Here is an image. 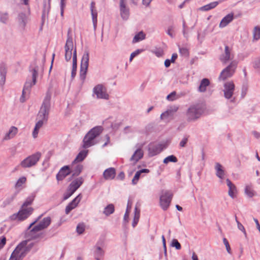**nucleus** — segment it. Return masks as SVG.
Instances as JSON below:
<instances>
[{"label":"nucleus","instance_id":"nucleus-64","mask_svg":"<svg viewBox=\"0 0 260 260\" xmlns=\"http://www.w3.org/2000/svg\"><path fill=\"white\" fill-rule=\"evenodd\" d=\"M254 67L255 68H260V59H259L255 61Z\"/></svg>","mask_w":260,"mask_h":260},{"label":"nucleus","instance_id":"nucleus-33","mask_svg":"<svg viewBox=\"0 0 260 260\" xmlns=\"http://www.w3.org/2000/svg\"><path fill=\"white\" fill-rule=\"evenodd\" d=\"M88 151L87 150H83L81 151L76 158L74 159V161L72 163V166H73L74 164L77 162H81L84 160V159L86 157Z\"/></svg>","mask_w":260,"mask_h":260},{"label":"nucleus","instance_id":"nucleus-30","mask_svg":"<svg viewBox=\"0 0 260 260\" xmlns=\"http://www.w3.org/2000/svg\"><path fill=\"white\" fill-rule=\"evenodd\" d=\"M150 172L149 169H143L138 171H137L134 178L132 179V183L133 185H136L139 181L140 178L141 177V175L142 173H148Z\"/></svg>","mask_w":260,"mask_h":260},{"label":"nucleus","instance_id":"nucleus-56","mask_svg":"<svg viewBox=\"0 0 260 260\" xmlns=\"http://www.w3.org/2000/svg\"><path fill=\"white\" fill-rule=\"evenodd\" d=\"M253 136L256 139H260V133L256 131H253L251 132Z\"/></svg>","mask_w":260,"mask_h":260},{"label":"nucleus","instance_id":"nucleus-10","mask_svg":"<svg viewBox=\"0 0 260 260\" xmlns=\"http://www.w3.org/2000/svg\"><path fill=\"white\" fill-rule=\"evenodd\" d=\"M89 52L86 51L83 55L80 64V79L84 80L85 79V75L88 67Z\"/></svg>","mask_w":260,"mask_h":260},{"label":"nucleus","instance_id":"nucleus-3","mask_svg":"<svg viewBox=\"0 0 260 260\" xmlns=\"http://www.w3.org/2000/svg\"><path fill=\"white\" fill-rule=\"evenodd\" d=\"M103 128L101 126H96L91 128L84 136L82 147L88 148L96 144L98 142L96 138L102 133Z\"/></svg>","mask_w":260,"mask_h":260},{"label":"nucleus","instance_id":"nucleus-26","mask_svg":"<svg viewBox=\"0 0 260 260\" xmlns=\"http://www.w3.org/2000/svg\"><path fill=\"white\" fill-rule=\"evenodd\" d=\"M231 50L228 46H225L224 52L220 57V60L223 63H226L229 60L233 58V55L231 54Z\"/></svg>","mask_w":260,"mask_h":260},{"label":"nucleus","instance_id":"nucleus-46","mask_svg":"<svg viewBox=\"0 0 260 260\" xmlns=\"http://www.w3.org/2000/svg\"><path fill=\"white\" fill-rule=\"evenodd\" d=\"M91 15H92V22L93 24V27L94 29L95 28L96 23H97V12L96 10L91 11Z\"/></svg>","mask_w":260,"mask_h":260},{"label":"nucleus","instance_id":"nucleus-15","mask_svg":"<svg viewBox=\"0 0 260 260\" xmlns=\"http://www.w3.org/2000/svg\"><path fill=\"white\" fill-rule=\"evenodd\" d=\"M144 155V152L142 150V145L138 144V148L134 152L130 158V161L133 164L137 163L139 160H140Z\"/></svg>","mask_w":260,"mask_h":260},{"label":"nucleus","instance_id":"nucleus-38","mask_svg":"<svg viewBox=\"0 0 260 260\" xmlns=\"http://www.w3.org/2000/svg\"><path fill=\"white\" fill-rule=\"evenodd\" d=\"M244 192L245 194L249 198H252L254 194V191L251 185H247L245 187Z\"/></svg>","mask_w":260,"mask_h":260},{"label":"nucleus","instance_id":"nucleus-2","mask_svg":"<svg viewBox=\"0 0 260 260\" xmlns=\"http://www.w3.org/2000/svg\"><path fill=\"white\" fill-rule=\"evenodd\" d=\"M205 111L204 106L200 104L189 106L184 113L186 121L192 122L197 121L203 115Z\"/></svg>","mask_w":260,"mask_h":260},{"label":"nucleus","instance_id":"nucleus-1","mask_svg":"<svg viewBox=\"0 0 260 260\" xmlns=\"http://www.w3.org/2000/svg\"><path fill=\"white\" fill-rule=\"evenodd\" d=\"M70 32L71 30L69 29L68 32V38L64 46V57L66 61H68L71 59L73 54V66L71 76L73 78L76 75L77 67V50L76 47L74 46L72 38L70 35Z\"/></svg>","mask_w":260,"mask_h":260},{"label":"nucleus","instance_id":"nucleus-11","mask_svg":"<svg viewBox=\"0 0 260 260\" xmlns=\"http://www.w3.org/2000/svg\"><path fill=\"white\" fill-rule=\"evenodd\" d=\"M23 244H19L11 253L9 260H23L26 256L25 250L22 247Z\"/></svg>","mask_w":260,"mask_h":260},{"label":"nucleus","instance_id":"nucleus-47","mask_svg":"<svg viewBox=\"0 0 260 260\" xmlns=\"http://www.w3.org/2000/svg\"><path fill=\"white\" fill-rule=\"evenodd\" d=\"M210 82H201V84L199 87V90L200 92H204L206 88L209 85Z\"/></svg>","mask_w":260,"mask_h":260},{"label":"nucleus","instance_id":"nucleus-35","mask_svg":"<svg viewBox=\"0 0 260 260\" xmlns=\"http://www.w3.org/2000/svg\"><path fill=\"white\" fill-rule=\"evenodd\" d=\"M218 2H213L207 5H206L200 8V10L203 11H207L215 8L218 4Z\"/></svg>","mask_w":260,"mask_h":260},{"label":"nucleus","instance_id":"nucleus-6","mask_svg":"<svg viewBox=\"0 0 260 260\" xmlns=\"http://www.w3.org/2000/svg\"><path fill=\"white\" fill-rule=\"evenodd\" d=\"M42 156L40 152H37L30 155L22 160L20 164V166L23 168H29L37 165Z\"/></svg>","mask_w":260,"mask_h":260},{"label":"nucleus","instance_id":"nucleus-23","mask_svg":"<svg viewBox=\"0 0 260 260\" xmlns=\"http://www.w3.org/2000/svg\"><path fill=\"white\" fill-rule=\"evenodd\" d=\"M35 82H25L24 85L23 89L22 90V96L20 98L21 102L23 103L25 101V96L28 95L30 91V89L33 85H35Z\"/></svg>","mask_w":260,"mask_h":260},{"label":"nucleus","instance_id":"nucleus-60","mask_svg":"<svg viewBox=\"0 0 260 260\" xmlns=\"http://www.w3.org/2000/svg\"><path fill=\"white\" fill-rule=\"evenodd\" d=\"M125 178V174L123 172H120L117 176V179L120 180H123Z\"/></svg>","mask_w":260,"mask_h":260},{"label":"nucleus","instance_id":"nucleus-9","mask_svg":"<svg viewBox=\"0 0 260 260\" xmlns=\"http://www.w3.org/2000/svg\"><path fill=\"white\" fill-rule=\"evenodd\" d=\"M166 148L164 144L157 142H152L148 145V155L152 157L160 153Z\"/></svg>","mask_w":260,"mask_h":260},{"label":"nucleus","instance_id":"nucleus-50","mask_svg":"<svg viewBox=\"0 0 260 260\" xmlns=\"http://www.w3.org/2000/svg\"><path fill=\"white\" fill-rule=\"evenodd\" d=\"M236 221L237 223V226L239 230L242 231L245 235L246 234V231L244 226L238 220L237 217H236Z\"/></svg>","mask_w":260,"mask_h":260},{"label":"nucleus","instance_id":"nucleus-61","mask_svg":"<svg viewBox=\"0 0 260 260\" xmlns=\"http://www.w3.org/2000/svg\"><path fill=\"white\" fill-rule=\"evenodd\" d=\"M74 193L72 192V191L69 190L68 189V192L64 194L63 197V199L64 200H67L68 198H69Z\"/></svg>","mask_w":260,"mask_h":260},{"label":"nucleus","instance_id":"nucleus-4","mask_svg":"<svg viewBox=\"0 0 260 260\" xmlns=\"http://www.w3.org/2000/svg\"><path fill=\"white\" fill-rule=\"evenodd\" d=\"M51 98V92L49 91L47 92L44 99L42 106L38 114V121H42V122L45 123H47L50 109Z\"/></svg>","mask_w":260,"mask_h":260},{"label":"nucleus","instance_id":"nucleus-34","mask_svg":"<svg viewBox=\"0 0 260 260\" xmlns=\"http://www.w3.org/2000/svg\"><path fill=\"white\" fill-rule=\"evenodd\" d=\"M45 123L42 122V121H38L35 126L34 128L32 135L34 138H37L38 137V134L39 133L40 129L42 127L43 125Z\"/></svg>","mask_w":260,"mask_h":260},{"label":"nucleus","instance_id":"nucleus-57","mask_svg":"<svg viewBox=\"0 0 260 260\" xmlns=\"http://www.w3.org/2000/svg\"><path fill=\"white\" fill-rule=\"evenodd\" d=\"M140 50L138 49L136 51L132 53L131 54V56H130V58H129L130 61H131L132 60V59H133V58L134 57H135L137 55H138L140 53Z\"/></svg>","mask_w":260,"mask_h":260},{"label":"nucleus","instance_id":"nucleus-16","mask_svg":"<svg viewBox=\"0 0 260 260\" xmlns=\"http://www.w3.org/2000/svg\"><path fill=\"white\" fill-rule=\"evenodd\" d=\"M82 199L81 194H79L72 202H71L66 207L65 212L66 214H68L71 211L77 207L78 204Z\"/></svg>","mask_w":260,"mask_h":260},{"label":"nucleus","instance_id":"nucleus-14","mask_svg":"<svg viewBox=\"0 0 260 260\" xmlns=\"http://www.w3.org/2000/svg\"><path fill=\"white\" fill-rule=\"evenodd\" d=\"M235 90V85L233 82H225L223 86L224 96L226 99L232 98Z\"/></svg>","mask_w":260,"mask_h":260},{"label":"nucleus","instance_id":"nucleus-36","mask_svg":"<svg viewBox=\"0 0 260 260\" xmlns=\"http://www.w3.org/2000/svg\"><path fill=\"white\" fill-rule=\"evenodd\" d=\"M72 168L73 169V176H78L81 172L83 166L80 164L76 165V163L73 166L72 165Z\"/></svg>","mask_w":260,"mask_h":260},{"label":"nucleus","instance_id":"nucleus-29","mask_svg":"<svg viewBox=\"0 0 260 260\" xmlns=\"http://www.w3.org/2000/svg\"><path fill=\"white\" fill-rule=\"evenodd\" d=\"M215 170L217 177L220 179H223L225 176V171L222 166L218 162L215 163Z\"/></svg>","mask_w":260,"mask_h":260},{"label":"nucleus","instance_id":"nucleus-39","mask_svg":"<svg viewBox=\"0 0 260 260\" xmlns=\"http://www.w3.org/2000/svg\"><path fill=\"white\" fill-rule=\"evenodd\" d=\"M132 222V225L134 228H135L137 224L139 218H140V211L138 210L137 207L135 208V213Z\"/></svg>","mask_w":260,"mask_h":260},{"label":"nucleus","instance_id":"nucleus-49","mask_svg":"<svg viewBox=\"0 0 260 260\" xmlns=\"http://www.w3.org/2000/svg\"><path fill=\"white\" fill-rule=\"evenodd\" d=\"M171 246L175 247L176 249L179 250L181 249V245L177 239H173L172 241Z\"/></svg>","mask_w":260,"mask_h":260},{"label":"nucleus","instance_id":"nucleus-54","mask_svg":"<svg viewBox=\"0 0 260 260\" xmlns=\"http://www.w3.org/2000/svg\"><path fill=\"white\" fill-rule=\"evenodd\" d=\"M179 52L182 55L187 56L188 55V51L185 48H180Z\"/></svg>","mask_w":260,"mask_h":260},{"label":"nucleus","instance_id":"nucleus-51","mask_svg":"<svg viewBox=\"0 0 260 260\" xmlns=\"http://www.w3.org/2000/svg\"><path fill=\"white\" fill-rule=\"evenodd\" d=\"M85 230L84 226L83 224H79L76 228L77 232L79 234H82Z\"/></svg>","mask_w":260,"mask_h":260},{"label":"nucleus","instance_id":"nucleus-24","mask_svg":"<svg viewBox=\"0 0 260 260\" xmlns=\"http://www.w3.org/2000/svg\"><path fill=\"white\" fill-rule=\"evenodd\" d=\"M83 182V179L79 177L73 181L70 184L68 189L74 193L75 191L82 185Z\"/></svg>","mask_w":260,"mask_h":260},{"label":"nucleus","instance_id":"nucleus-13","mask_svg":"<svg viewBox=\"0 0 260 260\" xmlns=\"http://www.w3.org/2000/svg\"><path fill=\"white\" fill-rule=\"evenodd\" d=\"M93 93L98 99L108 100L109 95L106 88L102 84H98L93 88Z\"/></svg>","mask_w":260,"mask_h":260},{"label":"nucleus","instance_id":"nucleus-44","mask_svg":"<svg viewBox=\"0 0 260 260\" xmlns=\"http://www.w3.org/2000/svg\"><path fill=\"white\" fill-rule=\"evenodd\" d=\"M177 161V158L173 155L166 157L163 160L164 164H168L169 162H176Z\"/></svg>","mask_w":260,"mask_h":260},{"label":"nucleus","instance_id":"nucleus-19","mask_svg":"<svg viewBox=\"0 0 260 260\" xmlns=\"http://www.w3.org/2000/svg\"><path fill=\"white\" fill-rule=\"evenodd\" d=\"M71 172L69 166H64L62 167L56 175V179L58 181H61L69 175Z\"/></svg>","mask_w":260,"mask_h":260},{"label":"nucleus","instance_id":"nucleus-18","mask_svg":"<svg viewBox=\"0 0 260 260\" xmlns=\"http://www.w3.org/2000/svg\"><path fill=\"white\" fill-rule=\"evenodd\" d=\"M51 222V219L50 217L48 216L44 217L42 220L40 219L35 225L41 231L46 229L50 224Z\"/></svg>","mask_w":260,"mask_h":260},{"label":"nucleus","instance_id":"nucleus-21","mask_svg":"<svg viewBox=\"0 0 260 260\" xmlns=\"http://www.w3.org/2000/svg\"><path fill=\"white\" fill-rule=\"evenodd\" d=\"M178 106L176 105L170 107L166 111L160 115V118L161 119H165L167 118L173 116L174 113L178 111Z\"/></svg>","mask_w":260,"mask_h":260},{"label":"nucleus","instance_id":"nucleus-58","mask_svg":"<svg viewBox=\"0 0 260 260\" xmlns=\"http://www.w3.org/2000/svg\"><path fill=\"white\" fill-rule=\"evenodd\" d=\"M248 90V87L247 85H243L242 88V96L243 97L245 96L246 95L247 91Z\"/></svg>","mask_w":260,"mask_h":260},{"label":"nucleus","instance_id":"nucleus-37","mask_svg":"<svg viewBox=\"0 0 260 260\" xmlns=\"http://www.w3.org/2000/svg\"><path fill=\"white\" fill-rule=\"evenodd\" d=\"M115 211L114 206L112 204H109L105 208L103 211L104 214L106 216H109L114 213Z\"/></svg>","mask_w":260,"mask_h":260},{"label":"nucleus","instance_id":"nucleus-28","mask_svg":"<svg viewBox=\"0 0 260 260\" xmlns=\"http://www.w3.org/2000/svg\"><path fill=\"white\" fill-rule=\"evenodd\" d=\"M116 176V170L114 168L106 169L103 173V177L106 180H112Z\"/></svg>","mask_w":260,"mask_h":260},{"label":"nucleus","instance_id":"nucleus-52","mask_svg":"<svg viewBox=\"0 0 260 260\" xmlns=\"http://www.w3.org/2000/svg\"><path fill=\"white\" fill-rule=\"evenodd\" d=\"M188 141V137H184L179 143V146L181 147H184Z\"/></svg>","mask_w":260,"mask_h":260},{"label":"nucleus","instance_id":"nucleus-5","mask_svg":"<svg viewBox=\"0 0 260 260\" xmlns=\"http://www.w3.org/2000/svg\"><path fill=\"white\" fill-rule=\"evenodd\" d=\"M42 215L38 216L32 222L27 228L26 233V238L29 240H38L42 237V233H41L35 224L41 219Z\"/></svg>","mask_w":260,"mask_h":260},{"label":"nucleus","instance_id":"nucleus-32","mask_svg":"<svg viewBox=\"0 0 260 260\" xmlns=\"http://www.w3.org/2000/svg\"><path fill=\"white\" fill-rule=\"evenodd\" d=\"M31 240L27 239L26 240H24L20 242L19 244H23L22 247L25 250V253L27 252L33 247L34 246V243L31 241Z\"/></svg>","mask_w":260,"mask_h":260},{"label":"nucleus","instance_id":"nucleus-63","mask_svg":"<svg viewBox=\"0 0 260 260\" xmlns=\"http://www.w3.org/2000/svg\"><path fill=\"white\" fill-rule=\"evenodd\" d=\"M129 216V211H127V209L126 210L125 213L124 215L123 220L127 222H128V219Z\"/></svg>","mask_w":260,"mask_h":260},{"label":"nucleus","instance_id":"nucleus-40","mask_svg":"<svg viewBox=\"0 0 260 260\" xmlns=\"http://www.w3.org/2000/svg\"><path fill=\"white\" fill-rule=\"evenodd\" d=\"M26 181V178L22 176L18 179L15 183V187L17 189H21L22 188V185L25 183Z\"/></svg>","mask_w":260,"mask_h":260},{"label":"nucleus","instance_id":"nucleus-8","mask_svg":"<svg viewBox=\"0 0 260 260\" xmlns=\"http://www.w3.org/2000/svg\"><path fill=\"white\" fill-rule=\"evenodd\" d=\"M237 66V62L235 60L232 61L230 64L225 68L220 73L219 79L225 80L232 76Z\"/></svg>","mask_w":260,"mask_h":260},{"label":"nucleus","instance_id":"nucleus-59","mask_svg":"<svg viewBox=\"0 0 260 260\" xmlns=\"http://www.w3.org/2000/svg\"><path fill=\"white\" fill-rule=\"evenodd\" d=\"M6 243V238L4 237L0 241V249H2Z\"/></svg>","mask_w":260,"mask_h":260},{"label":"nucleus","instance_id":"nucleus-62","mask_svg":"<svg viewBox=\"0 0 260 260\" xmlns=\"http://www.w3.org/2000/svg\"><path fill=\"white\" fill-rule=\"evenodd\" d=\"M13 199H14V198L12 197L7 199L4 202V204L5 205V206H6L7 205H8V204H10V203H11L13 201Z\"/></svg>","mask_w":260,"mask_h":260},{"label":"nucleus","instance_id":"nucleus-42","mask_svg":"<svg viewBox=\"0 0 260 260\" xmlns=\"http://www.w3.org/2000/svg\"><path fill=\"white\" fill-rule=\"evenodd\" d=\"M18 20L20 25L24 27L26 21V16L24 13H20L18 17Z\"/></svg>","mask_w":260,"mask_h":260},{"label":"nucleus","instance_id":"nucleus-7","mask_svg":"<svg viewBox=\"0 0 260 260\" xmlns=\"http://www.w3.org/2000/svg\"><path fill=\"white\" fill-rule=\"evenodd\" d=\"M33 210L32 207L25 208L21 206L17 213H14L10 216V219L13 221H23L32 214Z\"/></svg>","mask_w":260,"mask_h":260},{"label":"nucleus","instance_id":"nucleus-41","mask_svg":"<svg viewBox=\"0 0 260 260\" xmlns=\"http://www.w3.org/2000/svg\"><path fill=\"white\" fill-rule=\"evenodd\" d=\"M35 196L34 194H31L30 196H28L25 200L22 206L25 208H28L29 207L28 206L32 204L35 199Z\"/></svg>","mask_w":260,"mask_h":260},{"label":"nucleus","instance_id":"nucleus-12","mask_svg":"<svg viewBox=\"0 0 260 260\" xmlns=\"http://www.w3.org/2000/svg\"><path fill=\"white\" fill-rule=\"evenodd\" d=\"M172 194L169 191L162 192L159 198L160 206L164 210H166L170 206Z\"/></svg>","mask_w":260,"mask_h":260},{"label":"nucleus","instance_id":"nucleus-25","mask_svg":"<svg viewBox=\"0 0 260 260\" xmlns=\"http://www.w3.org/2000/svg\"><path fill=\"white\" fill-rule=\"evenodd\" d=\"M43 69L42 66H36L32 70V81H36L37 80H41Z\"/></svg>","mask_w":260,"mask_h":260},{"label":"nucleus","instance_id":"nucleus-55","mask_svg":"<svg viewBox=\"0 0 260 260\" xmlns=\"http://www.w3.org/2000/svg\"><path fill=\"white\" fill-rule=\"evenodd\" d=\"M8 19V14H4L0 15V20L3 23H5V22Z\"/></svg>","mask_w":260,"mask_h":260},{"label":"nucleus","instance_id":"nucleus-53","mask_svg":"<svg viewBox=\"0 0 260 260\" xmlns=\"http://www.w3.org/2000/svg\"><path fill=\"white\" fill-rule=\"evenodd\" d=\"M175 96H176V92L175 91H173L167 95V99L169 101H173L176 99Z\"/></svg>","mask_w":260,"mask_h":260},{"label":"nucleus","instance_id":"nucleus-31","mask_svg":"<svg viewBox=\"0 0 260 260\" xmlns=\"http://www.w3.org/2000/svg\"><path fill=\"white\" fill-rule=\"evenodd\" d=\"M234 14L231 13L222 18L219 24L220 27H224L230 23L233 19Z\"/></svg>","mask_w":260,"mask_h":260},{"label":"nucleus","instance_id":"nucleus-43","mask_svg":"<svg viewBox=\"0 0 260 260\" xmlns=\"http://www.w3.org/2000/svg\"><path fill=\"white\" fill-rule=\"evenodd\" d=\"M145 35L143 32V31H140L137 35L135 36V37L133 38V43H136L138 42L141 40H143L145 39Z\"/></svg>","mask_w":260,"mask_h":260},{"label":"nucleus","instance_id":"nucleus-20","mask_svg":"<svg viewBox=\"0 0 260 260\" xmlns=\"http://www.w3.org/2000/svg\"><path fill=\"white\" fill-rule=\"evenodd\" d=\"M93 254L96 260H102L104 258L105 251L99 243H96L94 247Z\"/></svg>","mask_w":260,"mask_h":260},{"label":"nucleus","instance_id":"nucleus-27","mask_svg":"<svg viewBox=\"0 0 260 260\" xmlns=\"http://www.w3.org/2000/svg\"><path fill=\"white\" fill-rule=\"evenodd\" d=\"M121 15L123 19H126L129 15V9L126 7L125 0L120 1Z\"/></svg>","mask_w":260,"mask_h":260},{"label":"nucleus","instance_id":"nucleus-22","mask_svg":"<svg viewBox=\"0 0 260 260\" xmlns=\"http://www.w3.org/2000/svg\"><path fill=\"white\" fill-rule=\"evenodd\" d=\"M18 128L14 126H11L3 138V141H8L15 137L18 133Z\"/></svg>","mask_w":260,"mask_h":260},{"label":"nucleus","instance_id":"nucleus-48","mask_svg":"<svg viewBox=\"0 0 260 260\" xmlns=\"http://www.w3.org/2000/svg\"><path fill=\"white\" fill-rule=\"evenodd\" d=\"M223 242L225 246L226 250L228 253L230 254H232L231 248L230 244H229L228 240L225 238H223Z\"/></svg>","mask_w":260,"mask_h":260},{"label":"nucleus","instance_id":"nucleus-45","mask_svg":"<svg viewBox=\"0 0 260 260\" xmlns=\"http://www.w3.org/2000/svg\"><path fill=\"white\" fill-rule=\"evenodd\" d=\"M253 38L258 40L260 38V27L255 26L253 31Z\"/></svg>","mask_w":260,"mask_h":260},{"label":"nucleus","instance_id":"nucleus-17","mask_svg":"<svg viewBox=\"0 0 260 260\" xmlns=\"http://www.w3.org/2000/svg\"><path fill=\"white\" fill-rule=\"evenodd\" d=\"M227 186L229 188L228 195L233 199H235L238 193V190L236 185L233 184L229 179H226Z\"/></svg>","mask_w":260,"mask_h":260}]
</instances>
